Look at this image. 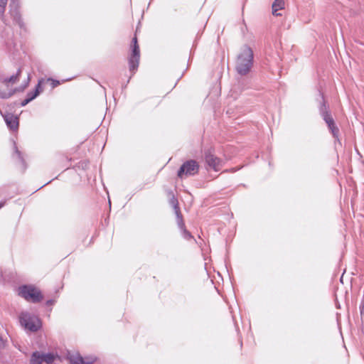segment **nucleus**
I'll list each match as a JSON object with an SVG mask.
<instances>
[{
	"label": "nucleus",
	"instance_id": "1",
	"mask_svg": "<svg viewBox=\"0 0 364 364\" xmlns=\"http://www.w3.org/2000/svg\"><path fill=\"white\" fill-rule=\"evenodd\" d=\"M254 63V53L247 45H244L237 55L235 60V70L241 76L247 75Z\"/></svg>",
	"mask_w": 364,
	"mask_h": 364
},
{
	"label": "nucleus",
	"instance_id": "2",
	"mask_svg": "<svg viewBox=\"0 0 364 364\" xmlns=\"http://www.w3.org/2000/svg\"><path fill=\"white\" fill-rule=\"evenodd\" d=\"M319 96L321 97L320 105L318 107L319 113L323 119L326 123L328 128L331 132L333 138L336 139V141L340 142L338 137L339 129L336 126L335 121L331 114V112L328 110V107L326 105V102L324 99V95L321 91H319Z\"/></svg>",
	"mask_w": 364,
	"mask_h": 364
},
{
	"label": "nucleus",
	"instance_id": "3",
	"mask_svg": "<svg viewBox=\"0 0 364 364\" xmlns=\"http://www.w3.org/2000/svg\"><path fill=\"white\" fill-rule=\"evenodd\" d=\"M140 60V49L138 44V40L136 36L132 38L130 45V53L128 56L129 70L132 73V75L127 80L129 82L132 76L137 71Z\"/></svg>",
	"mask_w": 364,
	"mask_h": 364
},
{
	"label": "nucleus",
	"instance_id": "4",
	"mask_svg": "<svg viewBox=\"0 0 364 364\" xmlns=\"http://www.w3.org/2000/svg\"><path fill=\"white\" fill-rule=\"evenodd\" d=\"M20 324L31 332L38 331L42 326L41 320L35 315L27 311H22L18 316Z\"/></svg>",
	"mask_w": 364,
	"mask_h": 364
},
{
	"label": "nucleus",
	"instance_id": "5",
	"mask_svg": "<svg viewBox=\"0 0 364 364\" xmlns=\"http://www.w3.org/2000/svg\"><path fill=\"white\" fill-rule=\"evenodd\" d=\"M18 295L25 300L34 304L40 302L43 298L41 291L31 284H23L19 287Z\"/></svg>",
	"mask_w": 364,
	"mask_h": 364
},
{
	"label": "nucleus",
	"instance_id": "6",
	"mask_svg": "<svg viewBox=\"0 0 364 364\" xmlns=\"http://www.w3.org/2000/svg\"><path fill=\"white\" fill-rule=\"evenodd\" d=\"M200 170L198 161L194 159H189L182 164L177 171V176L183 179L184 177L196 175Z\"/></svg>",
	"mask_w": 364,
	"mask_h": 364
},
{
	"label": "nucleus",
	"instance_id": "7",
	"mask_svg": "<svg viewBox=\"0 0 364 364\" xmlns=\"http://www.w3.org/2000/svg\"><path fill=\"white\" fill-rule=\"evenodd\" d=\"M204 158L208 167L213 169L215 171H220L223 166V161L215 155L214 149L211 148L204 150Z\"/></svg>",
	"mask_w": 364,
	"mask_h": 364
},
{
	"label": "nucleus",
	"instance_id": "8",
	"mask_svg": "<svg viewBox=\"0 0 364 364\" xmlns=\"http://www.w3.org/2000/svg\"><path fill=\"white\" fill-rule=\"evenodd\" d=\"M55 360V355L53 353H42L36 350L32 353L29 364H52Z\"/></svg>",
	"mask_w": 364,
	"mask_h": 364
},
{
	"label": "nucleus",
	"instance_id": "9",
	"mask_svg": "<svg viewBox=\"0 0 364 364\" xmlns=\"http://www.w3.org/2000/svg\"><path fill=\"white\" fill-rule=\"evenodd\" d=\"M9 14L14 23L18 24L21 28L24 27V23L20 13V5L18 0H11L9 4Z\"/></svg>",
	"mask_w": 364,
	"mask_h": 364
},
{
	"label": "nucleus",
	"instance_id": "10",
	"mask_svg": "<svg viewBox=\"0 0 364 364\" xmlns=\"http://www.w3.org/2000/svg\"><path fill=\"white\" fill-rule=\"evenodd\" d=\"M1 37L4 40V43L8 49L11 50L14 48L16 44L14 41V32L11 27H6L1 33Z\"/></svg>",
	"mask_w": 364,
	"mask_h": 364
},
{
	"label": "nucleus",
	"instance_id": "11",
	"mask_svg": "<svg viewBox=\"0 0 364 364\" xmlns=\"http://www.w3.org/2000/svg\"><path fill=\"white\" fill-rule=\"evenodd\" d=\"M4 119L8 127L11 131H16L19 127V119L17 115L12 113H6L3 115Z\"/></svg>",
	"mask_w": 364,
	"mask_h": 364
},
{
	"label": "nucleus",
	"instance_id": "12",
	"mask_svg": "<svg viewBox=\"0 0 364 364\" xmlns=\"http://www.w3.org/2000/svg\"><path fill=\"white\" fill-rule=\"evenodd\" d=\"M29 81H30V76L28 75L27 81L25 82L24 85H21V87L12 89L11 90H9V92H6V91H3V90H0V98L4 99V100L9 99L11 97H12L16 92L23 91L28 85Z\"/></svg>",
	"mask_w": 364,
	"mask_h": 364
},
{
	"label": "nucleus",
	"instance_id": "13",
	"mask_svg": "<svg viewBox=\"0 0 364 364\" xmlns=\"http://www.w3.org/2000/svg\"><path fill=\"white\" fill-rule=\"evenodd\" d=\"M44 81L45 80L43 78L39 79L38 84L35 87V89L33 91H30L27 93L26 97L28 98L31 102L36 99L42 92L43 90L41 85Z\"/></svg>",
	"mask_w": 364,
	"mask_h": 364
},
{
	"label": "nucleus",
	"instance_id": "14",
	"mask_svg": "<svg viewBox=\"0 0 364 364\" xmlns=\"http://www.w3.org/2000/svg\"><path fill=\"white\" fill-rule=\"evenodd\" d=\"M176 223L178 228L181 232V235L186 240H191L193 238L191 233L186 228L185 223L183 220V216L178 218H176Z\"/></svg>",
	"mask_w": 364,
	"mask_h": 364
},
{
	"label": "nucleus",
	"instance_id": "15",
	"mask_svg": "<svg viewBox=\"0 0 364 364\" xmlns=\"http://www.w3.org/2000/svg\"><path fill=\"white\" fill-rule=\"evenodd\" d=\"M95 360V359L92 358H84L82 356L78 355L70 358V364H92Z\"/></svg>",
	"mask_w": 364,
	"mask_h": 364
},
{
	"label": "nucleus",
	"instance_id": "16",
	"mask_svg": "<svg viewBox=\"0 0 364 364\" xmlns=\"http://www.w3.org/2000/svg\"><path fill=\"white\" fill-rule=\"evenodd\" d=\"M284 6L285 2L284 0H274L272 5V14L276 16H282L278 11L284 9Z\"/></svg>",
	"mask_w": 364,
	"mask_h": 364
},
{
	"label": "nucleus",
	"instance_id": "17",
	"mask_svg": "<svg viewBox=\"0 0 364 364\" xmlns=\"http://www.w3.org/2000/svg\"><path fill=\"white\" fill-rule=\"evenodd\" d=\"M21 74V68H18L16 71V73L14 75H12L9 77H6L1 80V82L7 85L8 83L14 84L16 83L18 80Z\"/></svg>",
	"mask_w": 364,
	"mask_h": 364
},
{
	"label": "nucleus",
	"instance_id": "18",
	"mask_svg": "<svg viewBox=\"0 0 364 364\" xmlns=\"http://www.w3.org/2000/svg\"><path fill=\"white\" fill-rule=\"evenodd\" d=\"M170 204L173 206L174 209V213L176 214V218H178L180 217H182V214L180 210V208L178 206V202L176 198L173 196L170 200Z\"/></svg>",
	"mask_w": 364,
	"mask_h": 364
},
{
	"label": "nucleus",
	"instance_id": "19",
	"mask_svg": "<svg viewBox=\"0 0 364 364\" xmlns=\"http://www.w3.org/2000/svg\"><path fill=\"white\" fill-rule=\"evenodd\" d=\"M14 156H16L18 159V160L21 162L22 165L25 166V161L23 159L22 154L18 150L16 143L15 141H14Z\"/></svg>",
	"mask_w": 364,
	"mask_h": 364
},
{
	"label": "nucleus",
	"instance_id": "20",
	"mask_svg": "<svg viewBox=\"0 0 364 364\" xmlns=\"http://www.w3.org/2000/svg\"><path fill=\"white\" fill-rule=\"evenodd\" d=\"M8 0H0V16L1 20L5 23L4 12L7 5Z\"/></svg>",
	"mask_w": 364,
	"mask_h": 364
},
{
	"label": "nucleus",
	"instance_id": "21",
	"mask_svg": "<svg viewBox=\"0 0 364 364\" xmlns=\"http://www.w3.org/2000/svg\"><path fill=\"white\" fill-rule=\"evenodd\" d=\"M47 81H50V82H51V87H52L53 88L56 87L57 86H58V85L60 84V81H59V80H54V79H53V78H51V77H48V78L47 79Z\"/></svg>",
	"mask_w": 364,
	"mask_h": 364
},
{
	"label": "nucleus",
	"instance_id": "22",
	"mask_svg": "<svg viewBox=\"0 0 364 364\" xmlns=\"http://www.w3.org/2000/svg\"><path fill=\"white\" fill-rule=\"evenodd\" d=\"M56 302V300L54 299H48L46 302V306H53Z\"/></svg>",
	"mask_w": 364,
	"mask_h": 364
},
{
	"label": "nucleus",
	"instance_id": "23",
	"mask_svg": "<svg viewBox=\"0 0 364 364\" xmlns=\"http://www.w3.org/2000/svg\"><path fill=\"white\" fill-rule=\"evenodd\" d=\"M29 102H31V101L29 100L28 98H27L26 97V98L21 102V107H24L26 106V105H28Z\"/></svg>",
	"mask_w": 364,
	"mask_h": 364
},
{
	"label": "nucleus",
	"instance_id": "24",
	"mask_svg": "<svg viewBox=\"0 0 364 364\" xmlns=\"http://www.w3.org/2000/svg\"><path fill=\"white\" fill-rule=\"evenodd\" d=\"M5 346V342L3 338L0 336V350L4 348Z\"/></svg>",
	"mask_w": 364,
	"mask_h": 364
},
{
	"label": "nucleus",
	"instance_id": "25",
	"mask_svg": "<svg viewBox=\"0 0 364 364\" xmlns=\"http://www.w3.org/2000/svg\"><path fill=\"white\" fill-rule=\"evenodd\" d=\"M240 168H231L230 170H225V172H235V171H237Z\"/></svg>",
	"mask_w": 364,
	"mask_h": 364
},
{
	"label": "nucleus",
	"instance_id": "26",
	"mask_svg": "<svg viewBox=\"0 0 364 364\" xmlns=\"http://www.w3.org/2000/svg\"><path fill=\"white\" fill-rule=\"evenodd\" d=\"M5 203H6V202H5V201L0 202V208H1L2 207H4V206L5 205Z\"/></svg>",
	"mask_w": 364,
	"mask_h": 364
},
{
	"label": "nucleus",
	"instance_id": "27",
	"mask_svg": "<svg viewBox=\"0 0 364 364\" xmlns=\"http://www.w3.org/2000/svg\"><path fill=\"white\" fill-rule=\"evenodd\" d=\"M50 182H51V181H48V183H46V184H44L43 186H42V187L45 186L46 185H47V184H48V183H50Z\"/></svg>",
	"mask_w": 364,
	"mask_h": 364
},
{
	"label": "nucleus",
	"instance_id": "28",
	"mask_svg": "<svg viewBox=\"0 0 364 364\" xmlns=\"http://www.w3.org/2000/svg\"><path fill=\"white\" fill-rule=\"evenodd\" d=\"M242 346V341H240V346Z\"/></svg>",
	"mask_w": 364,
	"mask_h": 364
}]
</instances>
